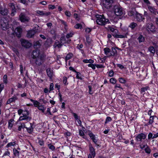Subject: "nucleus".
I'll return each instance as SVG.
<instances>
[{"label": "nucleus", "mask_w": 158, "mask_h": 158, "mask_svg": "<svg viewBox=\"0 0 158 158\" xmlns=\"http://www.w3.org/2000/svg\"><path fill=\"white\" fill-rule=\"evenodd\" d=\"M20 41L22 46L26 48H30L31 45V44L28 40L24 39H21Z\"/></svg>", "instance_id": "obj_11"}, {"label": "nucleus", "mask_w": 158, "mask_h": 158, "mask_svg": "<svg viewBox=\"0 0 158 158\" xmlns=\"http://www.w3.org/2000/svg\"><path fill=\"white\" fill-rule=\"evenodd\" d=\"M144 150L145 152L148 155L151 153V150L147 144H146V147L144 148Z\"/></svg>", "instance_id": "obj_37"}, {"label": "nucleus", "mask_w": 158, "mask_h": 158, "mask_svg": "<svg viewBox=\"0 0 158 158\" xmlns=\"http://www.w3.org/2000/svg\"><path fill=\"white\" fill-rule=\"evenodd\" d=\"M47 74L50 79H52L53 75L52 70H51L50 68H48L46 69Z\"/></svg>", "instance_id": "obj_24"}, {"label": "nucleus", "mask_w": 158, "mask_h": 158, "mask_svg": "<svg viewBox=\"0 0 158 158\" xmlns=\"http://www.w3.org/2000/svg\"><path fill=\"white\" fill-rule=\"evenodd\" d=\"M27 94L26 93H25L24 92L22 94H20V96L21 98H27V99H30V98L27 97Z\"/></svg>", "instance_id": "obj_56"}, {"label": "nucleus", "mask_w": 158, "mask_h": 158, "mask_svg": "<svg viewBox=\"0 0 158 158\" xmlns=\"http://www.w3.org/2000/svg\"><path fill=\"white\" fill-rule=\"evenodd\" d=\"M137 26L136 23L134 22H132L130 23L128 27L131 28L132 29H134L135 27Z\"/></svg>", "instance_id": "obj_36"}, {"label": "nucleus", "mask_w": 158, "mask_h": 158, "mask_svg": "<svg viewBox=\"0 0 158 158\" xmlns=\"http://www.w3.org/2000/svg\"><path fill=\"white\" fill-rule=\"evenodd\" d=\"M86 41L89 45L91 44V40L89 37H86Z\"/></svg>", "instance_id": "obj_57"}, {"label": "nucleus", "mask_w": 158, "mask_h": 158, "mask_svg": "<svg viewBox=\"0 0 158 158\" xmlns=\"http://www.w3.org/2000/svg\"><path fill=\"white\" fill-rule=\"evenodd\" d=\"M109 81L110 82L113 84H115L117 82V80L114 78H111Z\"/></svg>", "instance_id": "obj_51"}, {"label": "nucleus", "mask_w": 158, "mask_h": 158, "mask_svg": "<svg viewBox=\"0 0 158 158\" xmlns=\"http://www.w3.org/2000/svg\"><path fill=\"white\" fill-rule=\"evenodd\" d=\"M19 20L23 23L28 22L29 20L28 17L24 13H21L19 15Z\"/></svg>", "instance_id": "obj_12"}, {"label": "nucleus", "mask_w": 158, "mask_h": 158, "mask_svg": "<svg viewBox=\"0 0 158 158\" xmlns=\"http://www.w3.org/2000/svg\"><path fill=\"white\" fill-rule=\"evenodd\" d=\"M88 135L93 143L95 144V147L98 148L101 147V145L99 144V140L98 135H95L91 131H89Z\"/></svg>", "instance_id": "obj_2"}, {"label": "nucleus", "mask_w": 158, "mask_h": 158, "mask_svg": "<svg viewBox=\"0 0 158 158\" xmlns=\"http://www.w3.org/2000/svg\"><path fill=\"white\" fill-rule=\"evenodd\" d=\"M74 27L76 29H82L83 28V26L81 24L77 23L74 26Z\"/></svg>", "instance_id": "obj_39"}, {"label": "nucleus", "mask_w": 158, "mask_h": 158, "mask_svg": "<svg viewBox=\"0 0 158 158\" xmlns=\"http://www.w3.org/2000/svg\"><path fill=\"white\" fill-rule=\"evenodd\" d=\"M112 120V119L111 117L108 116L107 117L105 120V125L109 123V122H111Z\"/></svg>", "instance_id": "obj_49"}, {"label": "nucleus", "mask_w": 158, "mask_h": 158, "mask_svg": "<svg viewBox=\"0 0 158 158\" xmlns=\"http://www.w3.org/2000/svg\"><path fill=\"white\" fill-rule=\"evenodd\" d=\"M113 10L115 15L117 16H121L123 14L122 8L120 6H114Z\"/></svg>", "instance_id": "obj_6"}, {"label": "nucleus", "mask_w": 158, "mask_h": 158, "mask_svg": "<svg viewBox=\"0 0 158 158\" xmlns=\"http://www.w3.org/2000/svg\"><path fill=\"white\" fill-rule=\"evenodd\" d=\"M62 46V44H61L60 41L58 40H56L55 42L54 46L55 47H58L59 48H60Z\"/></svg>", "instance_id": "obj_31"}, {"label": "nucleus", "mask_w": 158, "mask_h": 158, "mask_svg": "<svg viewBox=\"0 0 158 158\" xmlns=\"http://www.w3.org/2000/svg\"><path fill=\"white\" fill-rule=\"evenodd\" d=\"M147 135L143 133H141L137 135L135 139L137 142L141 143L142 140L145 139Z\"/></svg>", "instance_id": "obj_7"}, {"label": "nucleus", "mask_w": 158, "mask_h": 158, "mask_svg": "<svg viewBox=\"0 0 158 158\" xmlns=\"http://www.w3.org/2000/svg\"><path fill=\"white\" fill-rule=\"evenodd\" d=\"M112 51L111 52V53H110V56H114L117 54V52L116 49V48L114 47H112L111 48Z\"/></svg>", "instance_id": "obj_32"}, {"label": "nucleus", "mask_w": 158, "mask_h": 158, "mask_svg": "<svg viewBox=\"0 0 158 158\" xmlns=\"http://www.w3.org/2000/svg\"><path fill=\"white\" fill-rule=\"evenodd\" d=\"M14 119H10L8 121V128L10 129L11 130L13 126L14 123Z\"/></svg>", "instance_id": "obj_29"}, {"label": "nucleus", "mask_w": 158, "mask_h": 158, "mask_svg": "<svg viewBox=\"0 0 158 158\" xmlns=\"http://www.w3.org/2000/svg\"><path fill=\"white\" fill-rule=\"evenodd\" d=\"M156 117L155 116H151L149 118V121L144 124L145 126L148 127L150 125H152L154 122V118Z\"/></svg>", "instance_id": "obj_20"}, {"label": "nucleus", "mask_w": 158, "mask_h": 158, "mask_svg": "<svg viewBox=\"0 0 158 158\" xmlns=\"http://www.w3.org/2000/svg\"><path fill=\"white\" fill-rule=\"evenodd\" d=\"M19 67H20V74L22 75H23V65L22 64H20L19 65Z\"/></svg>", "instance_id": "obj_59"}, {"label": "nucleus", "mask_w": 158, "mask_h": 158, "mask_svg": "<svg viewBox=\"0 0 158 158\" xmlns=\"http://www.w3.org/2000/svg\"><path fill=\"white\" fill-rule=\"evenodd\" d=\"M37 13L40 16H48L51 14L50 12H44L43 10H37Z\"/></svg>", "instance_id": "obj_23"}, {"label": "nucleus", "mask_w": 158, "mask_h": 158, "mask_svg": "<svg viewBox=\"0 0 158 158\" xmlns=\"http://www.w3.org/2000/svg\"><path fill=\"white\" fill-rule=\"evenodd\" d=\"M69 69L70 70L72 71L73 72L76 73V78L80 80H82L83 79V78L81 77H79L78 76L79 75H81V73L77 71L72 66H70L69 68Z\"/></svg>", "instance_id": "obj_16"}, {"label": "nucleus", "mask_w": 158, "mask_h": 158, "mask_svg": "<svg viewBox=\"0 0 158 158\" xmlns=\"http://www.w3.org/2000/svg\"><path fill=\"white\" fill-rule=\"evenodd\" d=\"M73 17L76 20L79 21L80 20V18L79 16L77 13H74L73 15Z\"/></svg>", "instance_id": "obj_52"}, {"label": "nucleus", "mask_w": 158, "mask_h": 158, "mask_svg": "<svg viewBox=\"0 0 158 158\" xmlns=\"http://www.w3.org/2000/svg\"><path fill=\"white\" fill-rule=\"evenodd\" d=\"M28 123L30 124V126L29 127H26V129L27 130V133L31 134H32L34 130V128L33 127L34 123Z\"/></svg>", "instance_id": "obj_17"}, {"label": "nucleus", "mask_w": 158, "mask_h": 158, "mask_svg": "<svg viewBox=\"0 0 158 158\" xmlns=\"http://www.w3.org/2000/svg\"><path fill=\"white\" fill-rule=\"evenodd\" d=\"M108 75L110 77H113L114 75V72L112 70H110L108 73Z\"/></svg>", "instance_id": "obj_63"}, {"label": "nucleus", "mask_w": 158, "mask_h": 158, "mask_svg": "<svg viewBox=\"0 0 158 158\" xmlns=\"http://www.w3.org/2000/svg\"><path fill=\"white\" fill-rule=\"evenodd\" d=\"M127 32L124 35H118L114 34H112V35L114 37L116 38H124L127 37V35L128 34Z\"/></svg>", "instance_id": "obj_26"}, {"label": "nucleus", "mask_w": 158, "mask_h": 158, "mask_svg": "<svg viewBox=\"0 0 158 158\" xmlns=\"http://www.w3.org/2000/svg\"><path fill=\"white\" fill-rule=\"evenodd\" d=\"M67 78L66 77L64 76L63 77V82L64 85L68 84L69 83L67 82Z\"/></svg>", "instance_id": "obj_50"}, {"label": "nucleus", "mask_w": 158, "mask_h": 158, "mask_svg": "<svg viewBox=\"0 0 158 158\" xmlns=\"http://www.w3.org/2000/svg\"><path fill=\"white\" fill-rule=\"evenodd\" d=\"M8 6L9 9L11 11V15L12 16H15L18 8V6L13 2L9 3Z\"/></svg>", "instance_id": "obj_4"}, {"label": "nucleus", "mask_w": 158, "mask_h": 158, "mask_svg": "<svg viewBox=\"0 0 158 158\" xmlns=\"http://www.w3.org/2000/svg\"><path fill=\"white\" fill-rule=\"evenodd\" d=\"M71 134V133L68 131H66L64 133V136L65 137L70 136Z\"/></svg>", "instance_id": "obj_60"}, {"label": "nucleus", "mask_w": 158, "mask_h": 158, "mask_svg": "<svg viewBox=\"0 0 158 158\" xmlns=\"http://www.w3.org/2000/svg\"><path fill=\"white\" fill-rule=\"evenodd\" d=\"M147 29L148 31H150L151 32L154 33L156 31L155 26L152 23H149L147 26Z\"/></svg>", "instance_id": "obj_13"}, {"label": "nucleus", "mask_w": 158, "mask_h": 158, "mask_svg": "<svg viewBox=\"0 0 158 158\" xmlns=\"http://www.w3.org/2000/svg\"><path fill=\"white\" fill-rule=\"evenodd\" d=\"M18 99V97L14 95L12 97L9 98L7 101V103L9 104L12 102H15L16 100Z\"/></svg>", "instance_id": "obj_22"}, {"label": "nucleus", "mask_w": 158, "mask_h": 158, "mask_svg": "<svg viewBox=\"0 0 158 158\" xmlns=\"http://www.w3.org/2000/svg\"><path fill=\"white\" fill-rule=\"evenodd\" d=\"M40 53V51L39 49H35L33 50L31 55L32 58L33 59H36L41 54Z\"/></svg>", "instance_id": "obj_14"}, {"label": "nucleus", "mask_w": 158, "mask_h": 158, "mask_svg": "<svg viewBox=\"0 0 158 158\" xmlns=\"http://www.w3.org/2000/svg\"><path fill=\"white\" fill-rule=\"evenodd\" d=\"M38 143L41 146H44V141L42 139L38 138Z\"/></svg>", "instance_id": "obj_43"}, {"label": "nucleus", "mask_w": 158, "mask_h": 158, "mask_svg": "<svg viewBox=\"0 0 158 158\" xmlns=\"http://www.w3.org/2000/svg\"><path fill=\"white\" fill-rule=\"evenodd\" d=\"M118 80L119 82L122 84H125L127 82L126 80L122 77L119 78Z\"/></svg>", "instance_id": "obj_46"}, {"label": "nucleus", "mask_w": 158, "mask_h": 158, "mask_svg": "<svg viewBox=\"0 0 158 158\" xmlns=\"http://www.w3.org/2000/svg\"><path fill=\"white\" fill-rule=\"evenodd\" d=\"M16 32L15 33L16 35L18 37H20L22 32V29L20 27H17L16 29Z\"/></svg>", "instance_id": "obj_25"}, {"label": "nucleus", "mask_w": 158, "mask_h": 158, "mask_svg": "<svg viewBox=\"0 0 158 158\" xmlns=\"http://www.w3.org/2000/svg\"><path fill=\"white\" fill-rule=\"evenodd\" d=\"M16 144L15 141H14L13 142H10L8 143L5 147L6 148H8L11 146H14Z\"/></svg>", "instance_id": "obj_35"}, {"label": "nucleus", "mask_w": 158, "mask_h": 158, "mask_svg": "<svg viewBox=\"0 0 158 158\" xmlns=\"http://www.w3.org/2000/svg\"><path fill=\"white\" fill-rule=\"evenodd\" d=\"M96 64H89L87 65V66L88 67L92 68L94 70L96 68Z\"/></svg>", "instance_id": "obj_58"}, {"label": "nucleus", "mask_w": 158, "mask_h": 158, "mask_svg": "<svg viewBox=\"0 0 158 158\" xmlns=\"http://www.w3.org/2000/svg\"><path fill=\"white\" fill-rule=\"evenodd\" d=\"M32 119V118L30 116V114L28 111L25 110L23 113L22 116H20L18 121L25 120L27 122L30 121Z\"/></svg>", "instance_id": "obj_3"}, {"label": "nucleus", "mask_w": 158, "mask_h": 158, "mask_svg": "<svg viewBox=\"0 0 158 158\" xmlns=\"http://www.w3.org/2000/svg\"><path fill=\"white\" fill-rule=\"evenodd\" d=\"M115 85L114 86V88L116 89H118L117 88H118L121 89H123V88L121 86L120 84H119L115 83Z\"/></svg>", "instance_id": "obj_55"}, {"label": "nucleus", "mask_w": 158, "mask_h": 158, "mask_svg": "<svg viewBox=\"0 0 158 158\" xmlns=\"http://www.w3.org/2000/svg\"><path fill=\"white\" fill-rule=\"evenodd\" d=\"M112 0H102V3L103 6L106 9H110L112 6Z\"/></svg>", "instance_id": "obj_9"}, {"label": "nucleus", "mask_w": 158, "mask_h": 158, "mask_svg": "<svg viewBox=\"0 0 158 158\" xmlns=\"http://www.w3.org/2000/svg\"><path fill=\"white\" fill-rule=\"evenodd\" d=\"M74 35L73 32H70L69 33H68L66 34V37L67 39H69L73 36V35Z\"/></svg>", "instance_id": "obj_53"}, {"label": "nucleus", "mask_w": 158, "mask_h": 158, "mask_svg": "<svg viewBox=\"0 0 158 158\" xmlns=\"http://www.w3.org/2000/svg\"><path fill=\"white\" fill-rule=\"evenodd\" d=\"M41 46V44L39 41H36L34 42L33 47L35 49H38Z\"/></svg>", "instance_id": "obj_30"}, {"label": "nucleus", "mask_w": 158, "mask_h": 158, "mask_svg": "<svg viewBox=\"0 0 158 158\" xmlns=\"http://www.w3.org/2000/svg\"><path fill=\"white\" fill-rule=\"evenodd\" d=\"M64 13L66 16L68 17H70L72 15L71 12L68 10L66 11Z\"/></svg>", "instance_id": "obj_61"}, {"label": "nucleus", "mask_w": 158, "mask_h": 158, "mask_svg": "<svg viewBox=\"0 0 158 158\" xmlns=\"http://www.w3.org/2000/svg\"><path fill=\"white\" fill-rule=\"evenodd\" d=\"M79 135L80 136H81L83 138L85 139V138H86V136H85V135L84 134V131L81 129L79 130Z\"/></svg>", "instance_id": "obj_41"}, {"label": "nucleus", "mask_w": 158, "mask_h": 158, "mask_svg": "<svg viewBox=\"0 0 158 158\" xmlns=\"http://www.w3.org/2000/svg\"><path fill=\"white\" fill-rule=\"evenodd\" d=\"M89 153L88 155H90L92 156H93V157L94 158L96 155L95 149L91 143L89 144Z\"/></svg>", "instance_id": "obj_10"}, {"label": "nucleus", "mask_w": 158, "mask_h": 158, "mask_svg": "<svg viewBox=\"0 0 158 158\" xmlns=\"http://www.w3.org/2000/svg\"><path fill=\"white\" fill-rule=\"evenodd\" d=\"M4 83H2L0 84V94L1 93L2 90L4 89Z\"/></svg>", "instance_id": "obj_62"}, {"label": "nucleus", "mask_w": 158, "mask_h": 158, "mask_svg": "<svg viewBox=\"0 0 158 158\" xmlns=\"http://www.w3.org/2000/svg\"><path fill=\"white\" fill-rule=\"evenodd\" d=\"M148 50L153 54L155 53V49L153 46H150L148 48Z\"/></svg>", "instance_id": "obj_44"}, {"label": "nucleus", "mask_w": 158, "mask_h": 158, "mask_svg": "<svg viewBox=\"0 0 158 158\" xmlns=\"http://www.w3.org/2000/svg\"><path fill=\"white\" fill-rule=\"evenodd\" d=\"M8 10L6 8H0V14L2 15L5 16L7 15Z\"/></svg>", "instance_id": "obj_28"}, {"label": "nucleus", "mask_w": 158, "mask_h": 158, "mask_svg": "<svg viewBox=\"0 0 158 158\" xmlns=\"http://www.w3.org/2000/svg\"><path fill=\"white\" fill-rule=\"evenodd\" d=\"M139 43L140 44L144 42L145 40V37L142 35L139 34L137 39Z\"/></svg>", "instance_id": "obj_27"}, {"label": "nucleus", "mask_w": 158, "mask_h": 158, "mask_svg": "<svg viewBox=\"0 0 158 158\" xmlns=\"http://www.w3.org/2000/svg\"><path fill=\"white\" fill-rule=\"evenodd\" d=\"M66 39L64 36H62L60 39V41L61 44H65V41Z\"/></svg>", "instance_id": "obj_42"}, {"label": "nucleus", "mask_w": 158, "mask_h": 158, "mask_svg": "<svg viewBox=\"0 0 158 158\" xmlns=\"http://www.w3.org/2000/svg\"><path fill=\"white\" fill-rule=\"evenodd\" d=\"M73 56V54L71 52H69L67 54L65 57V61H67L71 59Z\"/></svg>", "instance_id": "obj_34"}, {"label": "nucleus", "mask_w": 158, "mask_h": 158, "mask_svg": "<svg viewBox=\"0 0 158 158\" xmlns=\"http://www.w3.org/2000/svg\"><path fill=\"white\" fill-rule=\"evenodd\" d=\"M48 147L49 148V149H51L52 151H53L55 150V147L51 143L48 144Z\"/></svg>", "instance_id": "obj_48"}, {"label": "nucleus", "mask_w": 158, "mask_h": 158, "mask_svg": "<svg viewBox=\"0 0 158 158\" xmlns=\"http://www.w3.org/2000/svg\"><path fill=\"white\" fill-rule=\"evenodd\" d=\"M62 24L64 26V28L68 27V25L66 22L62 19H60Z\"/></svg>", "instance_id": "obj_64"}, {"label": "nucleus", "mask_w": 158, "mask_h": 158, "mask_svg": "<svg viewBox=\"0 0 158 158\" xmlns=\"http://www.w3.org/2000/svg\"><path fill=\"white\" fill-rule=\"evenodd\" d=\"M104 53L106 55L108 54L110 52V49L107 47L104 48Z\"/></svg>", "instance_id": "obj_47"}, {"label": "nucleus", "mask_w": 158, "mask_h": 158, "mask_svg": "<svg viewBox=\"0 0 158 158\" xmlns=\"http://www.w3.org/2000/svg\"><path fill=\"white\" fill-rule=\"evenodd\" d=\"M148 8L151 13L155 15H156V14L158 15V11H157V9L155 8L154 6L150 5L148 6Z\"/></svg>", "instance_id": "obj_19"}, {"label": "nucleus", "mask_w": 158, "mask_h": 158, "mask_svg": "<svg viewBox=\"0 0 158 158\" xmlns=\"http://www.w3.org/2000/svg\"><path fill=\"white\" fill-rule=\"evenodd\" d=\"M105 28L108 31H110L112 32V34H116L118 32V31L117 29H115L112 27V26L108 25L107 27H106Z\"/></svg>", "instance_id": "obj_18"}, {"label": "nucleus", "mask_w": 158, "mask_h": 158, "mask_svg": "<svg viewBox=\"0 0 158 158\" xmlns=\"http://www.w3.org/2000/svg\"><path fill=\"white\" fill-rule=\"evenodd\" d=\"M70 112L71 113V114L73 115V117L75 120H77L78 118V116L77 114L74 112H73V111L72 110H70Z\"/></svg>", "instance_id": "obj_45"}, {"label": "nucleus", "mask_w": 158, "mask_h": 158, "mask_svg": "<svg viewBox=\"0 0 158 158\" xmlns=\"http://www.w3.org/2000/svg\"><path fill=\"white\" fill-rule=\"evenodd\" d=\"M150 90V88L148 86H147L145 87H142L140 90V93L143 94V95L148 90Z\"/></svg>", "instance_id": "obj_21"}, {"label": "nucleus", "mask_w": 158, "mask_h": 158, "mask_svg": "<svg viewBox=\"0 0 158 158\" xmlns=\"http://www.w3.org/2000/svg\"><path fill=\"white\" fill-rule=\"evenodd\" d=\"M44 106L43 105H40L38 107V109L40 110L41 111L42 113H44Z\"/></svg>", "instance_id": "obj_54"}, {"label": "nucleus", "mask_w": 158, "mask_h": 158, "mask_svg": "<svg viewBox=\"0 0 158 158\" xmlns=\"http://www.w3.org/2000/svg\"><path fill=\"white\" fill-rule=\"evenodd\" d=\"M134 18L137 22H144L145 18L142 14H140L136 11L134 15Z\"/></svg>", "instance_id": "obj_8"}, {"label": "nucleus", "mask_w": 158, "mask_h": 158, "mask_svg": "<svg viewBox=\"0 0 158 158\" xmlns=\"http://www.w3.org/2000/svg\"><path fill=\"white\" fill-rule=\"evenodd\" d=\"M96 23L99 25L104 26L110 23L108 19L106 18L103 14H97L96 15Z\"/></svg>", "instance_id": "obj_1"}, {"label": "nucleus", "mask_w": 158, "mask_h": 158, "mask_svg": "<svg viewBox=\"0 0 158 158\" xmlns=\"http://www.w3.org/2000/svg\"><path fill=\"white\" fill-rule=\"evenodd\" d=\"M37 31L36 30H31L28 31L27 34V38H30L33 37L35 34L36 33Z\"/></svg>", "instance_id": "obj_15"}, {"label": "nucleus", "mask_w": 158, "mask_h": 158, "mask_svg": "<svg viewBox=\"0 0 158 158\" xmlns=\"http://www.w3.org/2000/svg\"><path fill=\"white\" fill-rule=\"evenodd\" d=\"M3 83L4 84H6L8 82V81L7 80V76L6 74H5L3 78L2 79Z\"/></svg>", "instance_id": "obj_38"}, {"label": "nucleus", "mask_w": 158, "mask_h": 158, "mask_svg": "<svg viewBox=\"0 0 158 158\" xmlns=\"http://www.w3.org/2000/svg\"><path fill=\"white\" fill-rule=\"evenodd\" d=\"M45 56L44 54H42L35 59V63L38 66H41L44 62Z\"/></svg>", "instance_id": "obj_5"}, {"label": "nucleus", "mask_w": 158, "mask_h": 158, "mask_svg": "<svg viewBox=\"0 0 158 158\" xmlns=\"http://www.w3.org/2000/svg\"><path fill=\"white\" fill-rule=\"evenodd\" d=\"M13 151L14 155L16 156L19 157V152L15 148L13 149Z\"/></svg>", "instance_id": "obj_40"}, {"label": "nucleus", "mask_w": 158, "mask_h": 158, "mask_svg": "<svg viewBox=\"0 0 158 158\" xmlns=\"http://www.w3.org/2000/svg\"><path fill=\"white\" fill-rule=\"evenodd\" d=\"M30 101L33 103V104L35 106L38 107L40 106V103L37 100H35L32 99H30Z\"/></svg>", "instance_id": "obj_33"}]
</instances>
